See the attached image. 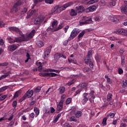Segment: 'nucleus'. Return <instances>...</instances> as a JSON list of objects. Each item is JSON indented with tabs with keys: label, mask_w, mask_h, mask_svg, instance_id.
I'll list each match as a JSON object with an SVG mask.
<instances>
[{
	"label": "nucleus",
	"mask_w": 127,
	"mask_h": 127,
	"mask_svg": "<svg viewBox=\"0 0 127 127\" xmlns=\"http://www.w3.org/2000/svg\"><path fill=\"white\" fill-rule=\"evenodd\" d=\"M77 11H76V10H74L73 9H72L71 10V11L70 12V15H71V16H76V15H77Z\"/></svg>",
	"instance_id": "nucleus-29"
},
{
	"label": "nucleus",
	"mask_w": 127,
	"mask_h": 127,
	"mask_svg": "<svg viewBox=\"0 0 127 127\" xmlns=\"http://www.w3.org/2000/svg\"><path fill=\"white\" fill-rule=\"evenodd\" d=\"M43 0H34V5H36L38 2H41Z\"/></svg>",
	"instance_id": "nucleus-48"
},
{
	"label": "nucleus",
	"mask_w": 127,
	"mask_h": 127,
	"mask_svg": "<svg viewBox=\"0 0 127 127\" xmlns=\"http://www.w3.org/2000/svg\"><path fill=\"white\" fill-rule=\"evenodd\" d=\"M112 0V2H110V5L111 6H115V5H116V1L117 0Z\"/></svg>",
	"instance_id": "nucleus-42"
},
{
	"label": "nucleus",
	"mask_w": 127,
	"mask_h": 127,
	"mask_svg": "<svg viewBox=\"0 0 127 127\" xmlns=\"http://www.w3.org/2000/svg\"><path fill=\"white\" fill-rule=\"evenodd\" d=\"M101 20V18L99 16L95 17V21H100Z\"/></svg>",
	"instance_id": "nucleus-59"
},
{
	"label": "nucleus",
	"mask_w": 127,
	"mask_h": 127,
	"mask_svg": "<svg viewBox=\"0 0 127 127\" xmlns=\"http://www.w3.org/2000/svg\"><path fill=\"white\" fill-rule=\"evenodd\" d=\"M118 34H121L124 36H127V31L124 29H119L116 31Z\"/></svg>",
	"instance_id": "nucleus-13"
},
{
	"label": "nucleus",
	"mask_w": 127,
	"mask_h": 127,
	"mask_svg": "<svg viewBox=\"0 0 127 127\" xmlns=\"http://www.w3.org/2000/svg\"><path fill=\"white\" fill-rule=\"evenodd\" d=\"M81 91H82V90L79 89L78 90H77L75 94L74 95V96H77V95H78V94H80V93L81 92Z\"/></svg>",
	"instance_id": "nucleus-55"
},
{
	"label": "nucleus",
	"mask_w": 127,
	"mask_h": 127,
	"mask_svg": "<svg viewBox=\"0 0 127 127\" xmlns=\"http://www.w3.org/2000/svg\"><path fill=\"white\" fill-rule=\"evenodd\" d=\"M69 28V26L67 25L65 27L64 30V32L65 33H66V32H67V31L68 30Z\"/></svg>",
	"instance_id": "nucleus-62"
},
{
	"label": "nucleus",
	"mask_w": 127,
	"mask_h": 127,
	"mask_svg": "<svg viewBox=\"0 0 127 127\" xmlns=\"http://www.w3.org/2000/svg\"><path fill=\"white\" fill-rule=\"evenodd\" d=\"M51 49H52V46H49L46 49V52H45V55L46 56H48L49 54H50V52H51Z\"/></svg>",
	"instance_id": "nucleus-19"
},
{
	"label": "nucleus",
	"mask_w": 127,
	"mask_h": 127,
	"mask_svg": "<svg viewBox=\"0 0 127 127\" xmlns=\"http://www.w3.org/2000/svg\"><path fill=\"white\" fill-rule=\"evenodd\" d=\"M127 127V125L126 123H122L121 125V127Z\"/></svg>",
	"instance_id": "nucleus-64"
},
{
	"label": "nucleus",
	"mask_w": 127,
	"mask_h": 127,
	"mask_svg": "<svg viewBox=\"0 0 127 127\" xmlns=\"http://www.w3.org/2000/svg\"><path fill=\"white\" fill-rule=\"evenodd\" d=\"M35 32H36L35 30L33 29L28 34V36L20 38H15V40H13L11 37H9L8 38V40H9V42L10 44L14 43V42H22V41H28L29 39H31V38L34 36Z\"/></svg>",
	"instance_id": "nucleus-1"
},
{
	"label": "nucleus",
	"mask_w": 127,
	"mask_h": 127,
	"mask_svg": "<svg viewBox=\"0 0 127 127\" xmlns=\"http://www.w3.org/2000/svg\"><path fill=\"white\" fill-rule=\"evenodd\" d=\"M7 97V96L5 95L1 96L0 97V101H3V100H4L5 99H6Z\"/></svg>",
	"instance_id": "nucleus-52"
},
{
	"label": "nucleus",
	"mask_w": 127,
	"mask_h": 127,
	"mask_svg": "<svg viewBox=\"0 0 127 127\" xmlns=\"http://www.w3.org/2000/svg\"><path fill=\"white\" fill-rule=\"evenodd\" d=\"M75 116L76 118H80V117L82 116V112L80 111H77L75 113Z\"/></svg>",
	"instance_id": "nucleus-38"
},
{
	"label": "nucleus",
	"mask_w": 127,
	"mask_h": 127,
	"mask_svg": "<svg viewBox=\"0 0 127 127\" xmlns=\"http://www.w3.org/2000/svg\"><path fill=\"white\" fill-rule=\"evenodd\" d=\"M8 49L9 51H14V50H16L17 49V46L15 45H11L9 46Z\"/></svg>",
	"instance_id": "nucleus-21"
},
{
	"label": "nucleus",
	"mask_w": 127,
	"mask_h": 127,
	"mask_svg": "<svg viewBox=\"0 0 127 127\" xmlns=\"http://www.w3.org/2000/svg\"><path fill=\"white\" fill-rule=\"evenodd\" d=\"M55 112V109L53 107H51V113L53 114Z\"/></svg>",
	"instance_id": "nucleus-63"
},
{
	"label": "nucleus",
	"mask_w": 127,
	"mask_h": 127,
	"mask_svg": "<svg viewBox=\"0 0 127 127\" xmlns=\"http://www.w3.org/2000/svg\"><path fill=\"white\" fill-rule=\"evenodd\" d=\"M6 78V77L5 76V75H2L0 77V81H1V80H2L3 79H5Z\"/></svg>",
	"instance_id": "nucleus-61"
},
{
	"label": "nucleus",
	"mask_w": 127,
	"mask_h": 127,
	"mask_svg": "<svg viewBox=\"0 0 127 127\" xmlns=\"http://www.w3.org/2000/svg\"><path fill=\"white\" fill-rule=\"evenodd\" d=\"M47 31H51V32H54V31H56V28H52L51 27H49L47 29Z\"/></svg>",
	"instance_id": "nucleus-39"
},
{
	"label": "nucleus",
	"mask_w": 127,
	"mask_h": 127,
	"mask_svg": "<svg viewBox=\"0 0 127 127\" xmlns=\"http://www.w3.org/2000/svg\"><path fill=\"white\" fill-rule=\"evenodd\" d=\"M61 58V54L60 53H57L55 55V60H59Z\"/></svg>",
	"instance_id": "nucleus-31"
},
{
	"label": "nucleus",
	"mask_w": 127,
	"mask_h": 127,
	"mask_svg": "<svg viewBox=\"0 0 127 127\" xmlns=\"http://www.w3.org/2000/svg\"><path fill=\"white\" fill-rule=\"evenodd\" d=\"M115 115L116 114L115 113H110L109 115H108L107 117V118H110V119H113V118L115 117Z\"/></svg>",
	"instance_id": "nucleus-41"
},
{
	"label": "nucleus",
	"mask_w": 127,
	"mask_h": 127,
	"mask_svg": "<svg viewBox=\"0 0 127 127\" xmlns=\"http://www.w3.org/2000/svg\"><path fill=\"white\" fill-rule=\"evenodd\" d=\"M92 54H93V51L92 50H90L88 52L87 57L85 59H91V57L92 56Z\"/></svg>",
	"instance_id": "nucleus-28"
},
{
	"label": "nucleus",
	"mask_w": 127,
	"mask_h": 127,
	"mask_svg": "<svg viewBox=\"0 0 127 127\" xmlns=\"http://www.w3.org/2000/svg\"><path fill=\"white\" fill-rule=\"evenodd\" d=\"M87 96H89V93H84L82 95L83 99L82 100V103L83 105H85V104L88 102V100H89V97L88 96L87 97Z\"/></svg>",
	"instance_id": "nucleus-12"
},
{
	"label": "nucleus",
	"mask_w": 127,
	"mask_h": 127,
	"mask_svg": "<svg viewBox=\"0 0 127 127\" xmlns=\"http://www.w3.org/2000/svg\"><path fill=\"white\" fill-rule=\"evenodd\" d=\"M39 75L43 77H56V76H58V74L54 72L39 73Z\"/></svg>",
	"instance_id": "nucleus-8"
},
{
	"label": "nucleus",
	"mask_w": 127,
	"mask_h": 127,
	"mask_svg": "<svg viewBox=\"0 0 127 127\" xmlns=\"http://www.w3.org/2000/svg\"><path fill=\"white\" fill-rule=\"evenodd\" d=\"M96 9H97V6H96V5H93L86 8V12H93V11H95Z\"/></svg>",
	"instance_id": "nucleus-17"
},
{
	"label": "nucleus",
	"mask_w": 127,
	"mask_h": 127,
	"mask_svg": "<svg viewBox=\"0 0 127 127\" xmlns=\"http://www.w3.org/2000/svg\"><path fill=\"white\" fill-rule=\"evenodd\" d=\"M65 99H66V95L64 94L61 96L60 103H62L63 104V103H64V101H65Z\"/></svg>",
	"instance_id": "nucleus-37"
},
{
	"label": "nucleus",
	"mask_w": 127,
	"mask_h": 127,
	"mask_svg": "<svg viewBox=\"0 0 127 127\" xmlns=\"http://www.w3.org/2000/svg\"><path fill=\"white\" fill-rule=\"evenodd\" d=\"M29 116L31 119H34V117H35V114H34V113H32L29 115Z\"/></svg>",
	"instance_id": "nucleus-58"
},
{
	"label": "nucleus",
	"mask_w": 127,
	"mask_h": 127,
	"mask_svg": "<svg viewBox=\"0 0 127 127\" xmlns=\"http://www.w3.org/2000/svg\"><path fill=\"white\" fill-rule=\"evenodd\" d=\"M118 74H119V75H122V74H124V70H123V69L121 68H119Z\"/></svg>",
	"instance_id": "nucleus-46"
},
{
	"label": "nucleus",
	"mask_w": 127,
	"mask_h": 127,
	"mask_svg": "<svg viewBox=\"0 0 127 127\" xmlns=\"http://www.w3.org/2000/svg\"><path fill=\"white\" fill-rule=\"evenodd\" d=\"M68 61L69 63H73V64H76V62H75V61L72 59H68Z\"/></svg>",
	"instance_id": "nucleus-54"
},
{
	"label": "nucleus",
	"mask_w": 127,
	"mask_h": 127,
	"mask_svg": "<svg viewBox=\"0 0 127 127\" xmlns=\"http://www.w3.org/2000/svg\"><path fill=\"white\" fill-rule=\"evenodd\" d=\"M126 58L125 56H122L121 57V64L122 66H124L126 64Z\"/></svg>",
	"instance_id": "nucleus-27"
},
{
	"label": "nucleus",
	"mask_w": 127,
	"mask_h": 127,
	"mask_svg": "<svg viewBox=\"0 0 127 127\" xmlns=\"http://www.w3.org/2000/svg\"><path fill=\"white\" fill-rule=\"evenodd\" d=\"M63 28V24H61L59 25L58 28H56V31H58V30H60V29H62Z\"/></svg>",
	"instance_id": "nucleus-44"
},
{
	"label": "nucleus",
	"mask_w": 127,
	"mask_h": 127,
	"mask_svg": "<svg viewBox=\"0 0 127 127\" xmlns=\"http://www.w3.org/2000/svg\"><path fill=\"white\" fill-rule=\"evenodd\" d=\"M107 120H108V118L107 117H105L103 119L102 121V124L104 126H107Z\"/></svg>",
	"instance_id": "nucleus-43"
},
{
	"label": "nucleus",
	"mask_w": 127,
	"mask_h": 127,
	"mask_svg": "<svg viewBox=\"0 0 127 127\" xmlns=\"http://www.w3.org/2000/svg\"><path fill=\"white\" fill-rule=\"evenodd\" d=\"M96 96H95V91L91 90L89 93H88V98L90 101H92V99H95Z\"/></svg>",
	"instance_id": "nucleus-14"
},
{
	"label": "nucleus",
	"mask_w": 127,
	"mask_h": 127,
	"mask_svg": "<svg viewBox=\"0 0 127 127\" xmlns=\"http://www.w3.org/2000/svg\"><path fill=\"white\" fill-rule=\"evenodd\" d=\"M36 65L38 66L40 71H43V72H55L56 73H60V71L56 69H45L44 67H42V66L45 64V63L41 62H37Z\"/></svg>",
	"instance_id": "nucleus-3"
},
{
	"label": "nucleus",
	"mask_w": 127,
	"mask_h": 127,
	"mask_svg": "<svg viewBox=\"0 0 127 127\" xmlns=\"http://www.w3.org/2000/svg\"><path fill=\"white\" fill-rule=\"evenodd\" d=\"M8 29H9L10 31H15V32L17 33H18L19 32V31H20V30H19V29L14 27H9Z\"/></svg>",
	"instance_id": "nucleus-22"
},
{
	"label": "nucleus",
	"mask_w": 127,
	"mask_h": 127,
	"mask_svg": "<svg viewBox=\"0 0 127 127\" xmlns=\"http://www.w3.org/2000/svg\"><path fill=\"white\" fill-rule=\"evenodd\" d=\"M78 31L76 29H73L71 34L70 37L68 38V40L70 41V40H72L75 38V37L78 35Z\"/></svg>",
	"instance_id": "nucleus-7"
},
{
	"label": "nucleus",
	"mask_w": 127,
	"mask_h": 127,
	"mask_svg": "<svg viewBox=\"0 0 127 127\" xmlns=\"http://www.w3.org/2000/svg\"><path fill=\"white\" fill-rule=\"evenodd\" d=\"M4 44V41H3V40L2 39H0V45H1V46H2V45H3Z\"/></svg>",
	"instance_id": "nucleus-56"
},
{
	"label": "nucleus",
	"mask_w": 127,
	"mask_h": 127,
	"mask_svg": "<svg viewBox=\"0 0 127 127\" xmlns=\"http://www.w3.org/2000/svg\"><path fill=\"white\" fill-rule=\"evenodd\" d=\"M45 2L49 4H52V3L54 2V0H45Z\"/></svg>",
	"instance_id": "nucleus-45"
},
{
	"label": "nucleus",
	"mask_w": 127,
	"mask_h": 127,
	"mask_svg": "<svg viewBox=\"0 0 127 127\" xmlns=\"http://www.w3.org/2000/svg\"><path fill=\"white\" fill-rule=\"evenodd\" d=\"M86 87H87V83H81L79 84V85L77 86V88L80 90H82V89H84V88H86Z\"/></svg>",
	"instance_id": "nucleus-23"
},
{
	"label": "nucleus",
	"mask_w": 127,
	"mask_h": 127,
	"mask_svg": "<svg viewBox=\"0 0 127 127\" xmlns=\"http://www.w3.org/2000/svg\"><path fill=\"white\" fill-rule=\"evenodd\" d=\"M84 62L85 64L88 65L89 64V66L91 69L94 68V61L92 59H84Z\"/></svg>",
	"instance_id": "nucleus-9"
},
{
	"label": "nucleus",
	"mask_w": 127,
	"mask_h": 127,
	"mask_svg": "<svg viewBox=\"0 0 127 127\" xmlns=\"http://www.w3.org/2000/svg\"><path fill=\"white\" fill-rule=\"evenodd\" d=\"M19 94V92L17 91L15 93L14 96H13V99H15V98H18V96Z\"/></svg>",
	"instance_id": "nucleus-53"
},
{
	"label": "nucleus",
	"mask_w": 127,
	"mask_h": 127,
	"mask_svg": "<svg viewBox=\"0 0 127 127\" xmlns=\"http://www.w3.org/2000/svg\"><path fill=\"white\" fill-rule=\"evenodd\" d=\"M5 24L3 21L0 20V27H3Z\"/></svg>",
	"instance_id": "nucleus-57"
},
{
	"label": "nucleus",
	"mask_w": 127,
	"mask_h": 127,
	"mask_svg": "<svg viewBox=\"0 0 127 127\" xmlns=\"http://www.w3.org/2000/svg\"><path fill=\"white\" fill-rule=\"evenodd\" d=\"M83 20H84V22L81 21L79 22L80 25H84V24H89L90 23H92V18H91L90 16H83Z\"/></svg>",
	"instance_id": "nucleus-5"
},
{
	"label": "nucleus",
	"mask_w": 127,
	"mask_h": 127,
	"mask_svg": "<svg viewBox=\"0 0 127 127\" xmlns=\"http://www.w3.org/2000/svg\"><path fill=\"white\" fill-rule=\"evenodd\" d=\"M20 5H21V0H18L14 4L13 7L10 10V12L14 13V12L18 11L20 8Z\"/></svg>",
	"instance_id": "nucleus-4"
},
{
	"label": "nucleus",
	"mask_w": 127,
	"mask_h": 127,
	"mask_svg": "<svg viewBox=\"0 0 127 127\" xmlns=\"http://www.w3.org/2000/svg\"><path fill=\"white\" fill-rule=\"evenodd\" d=\"M85 33H86V31H82L81 33H80L78 36V38L79 40L81 39V38H83L84 35H85Z\"/></svg>",
	"instance_id": "nucleus-30"
},
{
	"label": "nucleus",
	"mask_w": 127,
	"mask_h": 127,
	"mask_svg": "<svg viewBox=\"0 0 127 127\" xmlns=\"http://www.w3.org/2000/svg\"><path fill=\"white\" fill-rule=\"evenodd\" d=\"M105 78L107 79V82L108 83V84H112L113 83L112 79L109 77L108 75H105Z\"/></svg>",
	"instance_id": "nucleus-35"
},
{
	"label": "nucleus",
	"mask_w": 127,
	"mask_h": 127,
	"mask_svg": "<svg viewBox=\"0 0 127 127\" xmlns=\"http://www.w3.org/2000/svg\"><path fill=\"white\" fill-rule=\"evenodd\" d=\"M62 109H63V103L59 102L57 105V111H58V112H61Z\"/></svg>",
	"instance_id": "nucleus-20"
},
{
	"label": "nucleus",
	"mask_w": 127,
	"mask_h": 127,
	"mask_svg": "<svg viewBox=\"0 0 127 127\" xmlns=\"http://www.w3.org/2000/svg\"><path fill=\"white\" fill-rule=\"evenodd\" d=\"M83 71L84 73H87V72H89V71H91V69L88 67H85L83 68Z\"/></svg>",
	"instance_id": "nucleus-40"
},
{
	"label": "nucleus",
	"mask_w": 127,
	"mask_h": 127,
	"mask_svg": "<svg viewBox=\"0 0 127 127\" xmlns=\"http://www.w3.org/2000/svg\"><path fill=\"white\" fill-rule=\"evenodd\" d=\"M119 53H120V56H124L123 54H124V50L120 49Z\"/></svg>",
	"instance_id": "nucleus-60"
},
{
	"label": "nucleus",
	"mask_w": 127,
	"mask_h": 127,
	"mask_svg": "<svg viewBox=\"0 0 127 127\" xmlns=\"http://www.w3.org/2000/svg\"><path fill=\"white\" fill-rule=\"evenodd\" d=\"M75 10L77 13H82L84 11V6L80 5L75 7Z\"/></svg>",
	"instance_id": "nucleus-18"
},
{
	"label": "nucleus",
	"mask_w": 127,
	"mask_h": 127,
	"mask_svg": "<svg viewBox=\"0 0 127 127\" xmlns=\"http://www.w3.org/2000/svg\"><path fill=\"white\" fill-rule=\"evenodd\" d=\"M125 4L121 6V12L122 13H127V1H125Z\"/></svg>",
	"instance_id": "nucleus-15"
},
{
	"label": "nucleus",
	"mask_w": 127,
	"mask_h": 127,
	"mask_svg": "<svg viewBox=\"0 0 127 127\" xmlns=\"http://www.w3.org/2000/svg\"><path fill=\"white\" fill-rule=\"evenodd\" d=\"M33 96V90H28L24 95L20 99V102L24 101L26 98H31V96Z\"/></svg>",
	"instance_id": "nucleus-6"
},
{
	"label": "nucleus",
	"mask_w": 127,
	"mask_h": 127,
	"mask_svg": "<svg viewBox=\"0 0 127 127\" xmlns=\"http://www.w3.org/2000/svg\"><path fill=\"white\" fill-rule=\"evenodd\" d=\"M0 65L2 66V67H4L5 66H7L8 65V63L7 62H4L3 63H0Z\"/></svg>",
	"instance_id": "nucleus-51"
},
{
	"label": "nucleus",
	"mask_w": 127,
	"mask_h": 127,
	"mask_svg": "<svg viewBox=\"0 0 127 127\" xmlns=\"http://www.w3.org/2000/svg\"><path fill=\"white\" fill-rule=\"evenodd\" d=\"M17 106V102L16 101H14L12 103V107L14 109L16 108V106Z\"/></svg>",
	"instance_id": "nucleus-47"
},
{
	"label": "nucleus",
	"mask_w": 127,
	"mask_h": 127,
	"mask_svg": "<svg viewBox=\"0 0 127 127\" xmlns=\"http://www.w3.org/2000/svg\"><path fill=\"white\" fill-rule=\"evenodd\" d=\"M107 101L109 103L110 106L114 105V100H113V94L108 93L107 97Z\"/></svg>",
	"instance_id": "nucleus-10"
},
{
	"label": "nucleus",
	"mask_w": 127,
	"mask_h": 127,
	"mask_svg": "<svg viewBox=\"0 0 127 127\" xmlns=\"http://www.w3.org/2000/svg\"><path fill=\"white\" fill-rule=\"evenodd\" d=\"M112 20H113L115 22H119L120 20L119 19V17L118 16H113L112 18H111Z\"/></svg>",
	"instance_id": "nucleus-34"
},
{
	"label": "nucleus",
	"mask_w": 127,
	"mask_h": 127,
	"mask_svg": "<svg viewBox=\"0 0 127 127\" xmlns=\"http://www.w3.org/2000/svg\"><path fill=\"white\" fill-rule=\"evenodd\" d=\"M73 4V2H69L62 6H55L54 8L52 9V13H54V12H57L59 13L61 11L63 10H65V9L66 7H69V6H71Z\"/></svg>",
	"instance_id": "nucleus-2"
},
{
	"label": "nucleus",
	"mask_w": 127,
	"mask_h": 127,
	"mask_svg": "<svg viewBox=\"0 0 127 127\" xmlns=\"http://www.w3.org/2000/svg\"><path fill=\"white\" fill-rule=\"evenodd\" d=\"M68 80H69L68 81V83H66L65 85L66 86H72L73 84H75V82H76V80L75 79L72 78L71 77H69L68 78Z\"/></svg>",
	"instance_id": "nucleus-16"
},
{
	"label": "nucleus",
	"mask_w": 127,
	"mask_h": 127,
	"mask_svg": "<svg viewBox=\"0 0 127 127\" xmlns=\"http://www.w3.org/2000/svg\"><path fill=\"white\" fill-rule=\"evenodd\" d=\"M69 122H74V123H77L78 120H77V118L75 116H71L69 118Z\"/></svg>",
	"instance_id": "nucleus-33"
},
{
	"label": "nucleus",
	"mask_w": 127,
	"mask_h": 127,
	"mask_svg": "<svg viewBox=\"0 0 127 127\" xmlns=\"http://www.w3.org/2000/svg\"><path fill=\"white\" fill-rule=\"evenodd\" d=\"M72 102V98H68L66 101V105H69Z\"/></svg>",
	"instance_id": "nucleus-49"
},
{
	"label": "nucleus",
	"mask_w": 127,
	"mask_h": 127,
	"mask_svg": "<svg viewBox=\"0 0 127 127\" xmlns=\"http://www.w3.org/2000/svg\"><path fill=\"white\" fill-rule=\"evenodd\" d=\"M57 25H58V21L57 20H54L52 24V27L56 28Z\"/></svg>",
	"instance_id": "nucleus-36"
},
{
	"label": "nucleus",
	"mask_w": 127,
	"mask_h": 127,
	"mask_svg": "<svg viewBox=\"0 0 127 127\" xmlns=\"http://www.w3.org/2000/svg\"><path fill=\"white\" fill-rule=\"evenodd\" d=\"M109 105H110V103H109L108 102H106L103 105H102L101 108H102V109H105V108H106L107 107H108V106H109Z\"/></svg>",
	"instance_id": "nucleus-50"
},
{
	"label": "nucleus",
	"mask_w": 127,
	"mask_h": 127,
	"mask_svg": "<svg viewBox=\"0 0 127 127\" xmlns=\"http://www.w3.org/2000/svg\"><path fill=\"white\" fill-rule=\"evenodd\" d=\"M34 111L35 112L36 117H38V116H39V114L40 113V111L39 110V109L35 107L34 108Z\"/></svg>",
	"instance_id": "nucleus-26"
},
{
	"label": "nucleus",
	"mask_w": 127,
	"mask_h": 127,
	"mask_svg": "<svg viewBox=\"0 0 127 127\" xmlns=\"http://www.w3.org/2000/svg\"><path fill=\"white\" fill-rule=\"evenodd\" d=\"M44 16H40V17H38L36 18L34 21L35 24H40L42 22H43L44 20Z\"/></svg>",
	"instance_id": "nucleus-11"
},
{
	"label": "nucleus",
	"mask_w": 127,
	"mask_h": 127,
	"mask_svg": "<svg viewBox=\"0 0 127 127\" xmlns=\"http://www.w3.org/2000/svg\"><path fill=\"white\" fill-rule=\"evenodd\" d=\"M36 45L39 47V48H41V47L44 46V43L41 41H39L37 42Z\"/></svg>",
	"instance_id": "nucleus-25"
},
{
	"label": "nucleus",
	"mask_w": 127,
	"mask_h": 127,
	"mask_svg": "<svg viewBox=\"0 0 127 127\" xmlns=\"http://www.w3.org/2000/svg\"><path fill=\"white\" fill-rule=\"evenodd\" d=\"M65 90H66V88L64 86H62L60 87L59 89V91L60 94H63V93L65 92Z\"/></svg>",
	"instance_id": "nucleus-32"
},
{
	"label": "nucleus",
	"mask_w": 127,
	"mask_h": 127,
	"mask_svg": "<svg viewBox=\"0 0 127 127\" xmlns=\"http://www.w3.org/2000/svg\"><path fill=\"white\" fill-rule=\"evenodd\" d=\"M87 4H93L95 2H98V0H85Z\"/></svg>",
	"instance_id": "nucleus-24"
}]
</instances>
